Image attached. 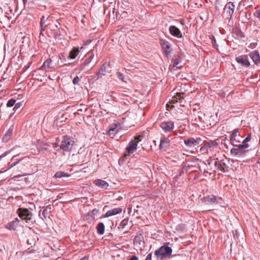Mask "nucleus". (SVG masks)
<instances>
[{"label":"nucleus","mask_w":260,"mask_h":260,"mask_svg":"<svg viewBox=\"0 0 260 260\" xmlns=\"http://www.w3.org/2000/svg\"><path fill=\"white\" fill-rule=\"evenodd\" d=\"M75 141L74 139L69 136L66 135L63 137L62 140L60 145V148L63 151H70L74 145Z\"/></svg>","instance_id":"1"},{"label":"nucleus","mask_w":260,"mask_h":260,"mask_svg":"<svg viewBox=\"0 0 260 260\" xmlns=\"http://www.w3.org/2000/svg\"><path fill=\"white\" fill-rule=\"evenodd\" d=\"M172 249L168 246H162L155 250V255L160 259H163L171 254Z\"/></svg>","instance_id":"2"},{"label":"nucleus","mask_w":260,"mask_h":260,"mask_svg":"<svg viewBox=\"0 0 260 260\" xmlns=\"http://www.w3.org/2000/svg\"><path fill=\"white\" fill-rule=\"evenodd\" d=\"M235 5L234 3L230 2L226 3L223 8V15L225 18L229 21L232 18V15L234 12Z\"/></svg>","instance_id":"3"},{"label":"nucleus","mask_w":260,"mask_h":260,"mask_svg":"<svg viewBox=\"0 0 260 260\" xmlns=\"http://www.w3.org/2000/svg\"><path fill=\"white\" fill-rule=\"evenodd\" d=\"M19 216L23 220H24L26 223H31L32 214L27 209L19 208L17 211Z\"/></svg>","instance_id":"4"},{"label":"nucleus","mask_w":260,"mask_h":260,"mask_svg":"<svg viewBox=\"0 0 260 260\" xmlns=\"http://www.w3.org/2000/svg\"><path fill=\"white\" fill-rule=\"evenodd\" d=\"M159 126L166 133L172 132L175 127L174 122L171 120L164 121L160 123Z\"/></svg>","instance_id":"5"},{"label":"nucleus","mask_w":260,"mask_h":260,"mask_svg":"<svg viewBox=\"0 0 260 260\" xmlns=\"http://www.w3.org/2000/svg\"><path fill=\"white\" fill-rule=\"evenodd\" d=\"M184 95V93L183 92L177 93L175 95L172 97L170 102V104H174L178 102L180 107H183Z\"/></svg>","instance_id":"6"},{"label":"nucleus","mask_w":260,"mask_h":260,"mask_svg":"<svg viewBox=\"0 0 260 260\" xmlns=\"http://www.w3.org/2000/svg\"><path fill=\"white\" fill-rule=\"evenodd\" d=\"M202 201L204 202L207 205H211L216 203H219V201L221 200V198L216 197L211 194L206 196L202 198Z\"/></svg>","instance_id":"7"},{"label":"nucleus","mask_w":260,"mask_h":260,"mask_svg":"<svg viewBox=\"0 0 260 260\" xmlns=\"http://www.w3.org/2000/svg\"><path fill=\"white\" fill-rule=\"evenodd\" d=\"M173 116L177 120H183L187 118V114L184 112L182 109L177 108L173 113Z\"/></svg>","instance_id":"8"},{"label":"nucleus","mask_w":260,"mask_h":260,"mask_svg":"<svg viewBox=\"0 0 260 260\" xmlns=\"http://www.w3.org/2000/svg\"><path fill=\"white\" fill-rule=\"evenodd\" d=\"M236 61L241 66L248 67L250 65L248 56L247 55H241L236 58Z\"/></svg>","instance_id":"9"},{"label":"nucleus","mask_w":260,"mask_h":260,"mask_svg":"<svg viewBox=\"0 0 260 260\" xmlns=\"http://www.w3.org/2000/svg\"><path fill=\"white\" fill-rule=\"evenodd\" d=\"M122 209L120 207L115 208L108 211L105 214L102 215L100 218L108 217L111 216L115 215L121 213Z\"/></svg>","instance_id":"10"},{"label":"nucleus","mask_w":260,"mask_h":260,"mask_svg":"<svg viewBox=\"0 0 260 260\" xmlns=\"http://www.w3.org/2000/svg\"><path fill=\"white\" fill-rule=\"evenodd\" d=\"M214 165L218 170L222 172H225L228 171V167L226 164L223 160H219L218 158H217L215 161Z\"/></svg>","instance_id":"11"},{"label":"nucleus","mask_w":260,"mask_h":260,"mask_svg":"<svg viewBox=\"0 0 260 260\" xmlns=\"http://www.w3.org/2000/svg\"><path fill=\"white\" fill-rule=\"evenodd\" d=\"M170 34L177 38H181L182 34L180 30L175 25H171L169 28Z\"/></svg>","instance_id":"12"},{"label":"nucleus","mask_w":260,"mask_h":260,"mask_svg":"<svg viewBox=\"0 0 260 260\" xmlns=\"http://www.w3.org/2000/svg\"><path fill=\"white\" fill-rule=\"evenodd\" d=\"M160 44L167 55H169L171 52L170 43L164 39H160Z\"/></svg>","instance_id":"13"},{"label":"nucleus","mask_w":260,"mask_h":260,"mask_svg":"<svg viewBox=\"0 0 260 260\" xmlns=\"http://www.w3.org/2000/svg\"><path fill=\"white\" fill-rule=\"evenodd\" d=\"M249 55L256 65H260V55L258 51H253Z\"/></svg>","instance_id":"14"},{"label":"nucleus","mask_w":260,"mask_h":260,"mask_svg":"<svg viewBox=\"0 0 260 260\" xmlns=\"http://www.w3.org/2000/svg\"><path fill=\"white\" fill-rule=\"evenodd\" d=\"M170 140L165 136L161 137L160 139V144L159 146L160 150H165L169 146Z\"/></svg>","instance_id":"15"},{"label":"nucleus","mask_w":260,"mask_h":260,"mask_svg":"<svg viewBox=\"0 0 260 260\" xmlns=\"http://www.w3.org/2000/svg\"><path fill=\"white\" fill-rule=\"evenodd\" d=\"M200 140V138H197V139L193 138H190L188 139L184 140L185 145L188 147H192L197 146L199 144L198 140Z\"/></svg>","instance_id":"16"},{"label":"nucleus","mask_w":260,"mask_h":260,"mask_svg":"<svg viewBox=\"0 0 260 260\" xmlns=\"http://www.w3.org/2000/svg\"><path fill=\"white\" fill-rule=\"evenodd\" d=\"M53 67V62L51 58H48L43 63V65L38 69L44 71H47Z\"/></svg>","instance_id":"17"},{"label":"nucleus","mask_w":260,"mask_h":260,"mask_svg":"<svg viewBox=\"0 0 260 260\" xmlns=\"http://www.w3.org/2000/svg\"><path fill=\"white\" fill-rule=\"evenodd\" d=\"M93 183L96 186L104 189H108L109 187V184L106 181L99 179L95 180Z\"/></svg>","instance_id":"18"},{"label":"nucleus","mask_w":260,"mask_h":260,"mask_svg":"<svg viewBox=\"0 0 260 260\" xmlns=\"http://www.w3.org/2000/svg\"><path fill=\"white\" fill-rule=\"evenodd\" d=\"M138 144L134 140L131 141L126 148V150L129 153H134L137 149Z\"/></svg>","instance_id":"19"},{"label":"nucleus","mask_w":260,"mask_h":260,"mask_svg":"<svg viewBox=\"0 0 260 260\" xmlns=\"http://www.w3.org/2000/svg\"><path fill=\"white\" fill-rule=\"evenodd\" d=\"M108 66V64L106 63H104L101 66L100 69L96 73V75L98 76V78H102L103 76L105 75L107 72H108V71L107 70Z\"/></svg>","instance_id":"20"},{"label":"nucleus","mask_w":260,"mask_h":260,"mask_svg":"<svg viewBox=\"0 0 260 260\" xmlns=\"http://www.w3.org/2000/svg\"><path fill=\"white\" fill-rule=\"evenodd\" d=\"M48 146V143L41 140H39L36 144V147L39 152L47 150Z\"/></svg>","instance_id":"21"},{"label":"nucleus","mask_w":260,"mask_h":260,"mask_svg":"<svg viewBox=\"0 0 260 260\" xmlns=\"http://www.w3.org/2000/svg\"><path fill=\"white\" fill-rule=\"evenodd\" d=\"M230 152L233 156H241L244 154L246 150H241L236 147V148H232Z\"/></svg>","instance_id":"22"},{"label":"nucleus","mask_w":260,"mask_h":260,"mask_svg":"<svg viewBox=\"0 0 260 260\" xmlns=\"http://www.w3.org/2000/svg\"><path fill=\"white\" fill-rule=\"evenodd\" d=\"M80 52V49L79 47H74L71 50L69 53V57L70 59H75Z\"/></svg>","instance_id":"23"},{"label":"nucleus","mask_w":260,"mask_h":260,"mask_svg":"<svg viewBox=\"0 0 260 260\" xmlns=\"http://www.w3.org/2000/svg\"><path fill=\"white\" fill-rule=\"evenodd\" d=\"M13 126L9 128L7 131L5 135L3 137L2 140L4 142H7L10 139L13 133Z\"/></svg>","instance_id":"24"},{"label":"nucleus","mask_w":260,"mask_h":260,"mask_svg":"<svg viewBox=\"0 0 260 260\" xmlns=\"http://www.w3.org/2000/svg\"><path fill=\"white\" fill-rule=\"evenodd\" d=\"M94 54L93 53V52H91V53H88V56L87 57V58L84 60V63L81 66V69H80V70H82L84 69V66H86L87 65H88L89 63H90V62L91 61V60L93 59V57H94Z\"/></svg>","instance_id":"25"},{"label":"nucleus","mask_w":260,"mask_h":260,"mask_svg":"<svg viewBox=\"0 0 260 260\" xmlns=\"http://www.w3.org/2000/svg\"><path fill=\"white\" fill-rule=\"evenodd\" d=\"M204 145L207 149L211 150V148L217 147L218 144L215 141L210 140L204 143Z\"/></svg>","instance_id":"26"},{"label":"nucleus","mask_w":260,"mask_h":260,"mask_svg":"<svg viewBox=\"0 0 260 260\" xmlns=\"http://www.w3.org/2000/svg\"><path fill=\"white\" fill-rule=\"evenodd\" d=\"M181 58L180 56H178L174 60L173 66H172V69L176 70L177 69L181 68V66H179L181 62Z\"/></svg>","instance_id":"27"},{"label":"nucleus","mask_w":260,"mask_h":260,"mask_svg":"<svg viewBox=\"0 0 260 260\" xmlns=\"http://www.w3.org/2000/svg\"><path fill=\"white\" fill-rule=\"evenodd\" d=\"M96 229L98 234L102 235L104 234L105 232V225L103 222L99 223L96 226Z\"/></svg>","instance_id":"28"},{"label":"nucleus","mask_w":260,"mask_h":260,"mask_svg":"<svg viewBox=\"0 0 260 260\" xmlns=\"http://www.w3.org/2000/svg\"><path fill=\"white\" fill-rule=\"evenodd\" d=\"M17 225L16 221H13L6 225V228L9 230H15Z\"/></svg>","instance_id":"29"},{"label":"nucleus","mask_w":260,"mask_h":260,"mask_svg":"<svg viewBox=\"0 0 260 260\" xmlns=\"http://www.w3.org/2000/svg\"><path fill=\"white\" fill-rule=\"evenodd\" d=\"M210 40H211L212 45L213 47L216 49L218 50V45L216 43V39L214 37V36L213 35H210L209 36Z\"/></svg>","instance_id":"30"},{"label":"nucleus","mask_w":260,"mask_h":260,"mask_svg":"<svg viewBox=\"0 0 260 260\" xmlns=\"http://www.w3.org/2000/svg\"><path fill=\"white\" fill-rule=\"evenodd\" d=\"M143 239V236L142 235H137L135 237L133 240L134 244L135 245H141V242Z\"/></svg>","instance_id":"31"},{"label":"nucleus","mask_w":260,"mask_h":260,"mask_svg":"<svg viewBox=\"0 0 260 260\" xmlns=\"http://www.w3.org/2000/svg\"><path fill=\"white\" fill-rule=\"evenodd\" d=\"M69 176H70V175L68 173H65L64 172H62V171L57 172L54 175V177H55L56 178H61V177H69Z\"/></svg>","instance_id":"32"},{"label":"nucleus","mask_w":260,"mask_h":260,"mask_svg":"<svg viewBox=\"0 0 260 260\" xmlns=\"http://www.w3.org/2000/svg\"><path fill=\"white\" fill-rule=\"evenodd\" d=\"M239 138H230V140L231 144L234 146L238 145L241 140L239 139Z\"/></svg>","instance_id":"33"},{"label":"nucleus","mask_w":260,"mask_h":260,"mask_svg":"<svg viewBox=\"0 0 260 260\" xmlns=\"http://www.w3.org/2000/svg\"><path fill=\"white\" fill-rule=\"evenodd\" d=\"M238 134L239 129L238 128H235L232 131L230 138H239L240 136Z\"/></svg>","instance_id":"34"},{"label":"nucleus","mask_w":260,"mask_h":260,"mask_svg":"<svg viewBox=\"0 0 260 260\" xmlns=\"http://www.w3.org/2000/svg\"><path fill=\"white\" fill-rule=\"evenodd\" d=\"M235 147H238L241 150H245V149L249 147V145L248 144H244L242 143L241 144H238V145L235 146Z\"/></svg>","instance_id":"35"},{"label":"nucleus","mask_w":260,"mask_h":260,"mask_svg":"<svg viewBox=\"0 0 260 260\" xmlns=\"http://www.w3.org/2000/svg\"><path fill=\"white\" fill-rule=\"evenodd\" d=\"M15 103H16V100H14V99H11V100H10L8 102V103H7V106L8 107H12V106H13L14 105H15Z\"/></svg>","instance_id":"36"},{"label":"nucleus","mask_w":260,"mask_h":260,"mask_svg":"<svg viewBox=\"0 0 260 260\" xmlns=\"http://www.w3.org/2000/svg\"><path fill=\"white\" fill-rule=\"evenodd\" d=\"M117 76L119 80H121L123 82H125V81H124V76L123 74H122L120 72H118L117 73Z\"/></svg>","instance_id":"37"},{"label":"nucleus","mask_w":260,"mask_h":260,"mask_svg":"<svg viewBox=\"0 0 260 260\" xmlns=\"http://www.w3.org/2000/svg\"><path fill=\"white\" fill-rule=\"evenodd\" d=\"M80 81V79L78 76H76L73 80V83L74 85L78 84Z\"/></svg>","instance_id":"38"},{"label":"nucleus","mask_w":260,"mask_h":260,"mask_svg":"<svg viewBox=\"0 0 260 260\" xmlns=\"http://www.w3.org/2000/svg\"><path fill=\"white\" fill-rule=\"evenodd\" d=\"M251 140V135H248L246 138L243 141V143L247 144V143Z\"/></svg>","instance_id":"39"},{"label":"nucleus","mask_w":260,"mask_h":260,"mask_svg":"<svg viewBox=\"0 0 260 260\" xmlns=\"http://www.w3.org/2000/svg\"><path fill=\"white\" fill-rule=\"evenodd\" d=\"M142 138V136L139 135L138 136H136L135 138V142H137V144H138L139 142L141 141Z\"/></svg>","instance_id":"40"},{"label":"nucleus","mask_w":260,"mask_h":260,"mask_svg":"<svg viewBox=\"0 0 260 260\" xmlns=\"http://www.w3.org/2000/svg\"><path fill=\"white\" fill-rule=\"evenodd\" d=\"M21 106H22L21 103H17L16 104H15L14 108L13 110H16L17 109H19Z\"/></svg>","instance_id":"41"},{"label":"nucleus","mask_w":260,"mask_h":260,"mask_svg":"<svg viewBox=\"0 0 260 260\" xmlns=\"http://www.w3.org/2000/svg\"><path fill=\"white\" fill-rule=\"evenodd\" d=\"M254 15L260 20V9L254 12Z\"/></svg>","instance_id":"42"},{"label":"nucleus","mask_w":260,"mask_h":260,"mask_svg":"<svg viewBox=\"0 0 260 260\" xmlns=\"http://www.w3.org/2000/svg\"><path fill=\"white\" fill-rule=\"evenodd\" d=\"M200 150L201 151H203L205 153H206L208 151V149H207V148L206 147L205 145L204 144V145L203 146L201 147V149H200Z\"/></svg>","instance_id":"43"},{"label":"nucleus","mask_w":260,"mask_h":260,"mask_svg":"<svg viewBox=\"0 0 260 260\" xmlns=\"http://www.w3.org/2000/svg\"><path fill=\"white\" fill-rule=\"evenodd\" d=\"M99 212V210L96 209H94L92 210L91 214L93 215L97 214Z\"/></svg>","instance_id":"44"},{"label":"nucleus","mask_w":260,"mask_h":260,"mask_svg":"<svg viewBox=\"0 0 260 260\" xmlns=\"http://www.w3.org/2000/svg\"><path fill=\"white\" fill-rule=\"evenodd\" d=\"M126 223L127 221L125 219H124L121 222L120 225L122 226V227H124L126 224Z\"/></svg>","instance_id":"45"},{"label":"nucleus","mask_w":260,"mask_h":260,"mask_svg":"<svg viewBox=\"0 0 260 260\" xmlns=\"http://www.w3.org/2000/svg\"><path fill=\"white\" fill-rule=\"evenodd\" d=\"M151 259H152V253H150L147 255L145 260H151Z\"/></svg>","instance_id":"46"},{"label":"nucleus","mask_w":260,"mask_h":260,"mask_svg":"<svg viewBox=\"0 0 260 260\" xmlns=\"http://www.w3.org/2000/svg\"><path fill=\"white\" fill-rule=\"evenodd\" d=\"M44 18V16H42V17L41 18V21H40V26L41 27H42L43 25V24H44V22H43V19Z\"/></svg>","instance_id":"47"},{"label":"nucleus","mask_w":260,"mask_h":260,"mask_svg":"<svg viewBox=\"0 0 260 260\" xmlns=\"http://www.w3.org/2000/svg\"><path fill=\"white\" fill-rule=\"evenodd\" d=\"M138 257L136 256H133L128 260H138Z\"/></svg>","instance_id":"48"},{"label":"nucleus","mask_w":260,"mask_h":260,"mask_svg":"<svg viewBox=\"0 0 260 260\" xmlns=\"http://www.w3.org/2000/svg\"><path fill=\"white\" fill-rule=\"evenodd\" d=\"M91 42V40H87V41L86 42V44H89Z\"/></svg>","instance_id":"49"},{"label":"nucleus","mask_w":260,"mask_h":260,"mask_svg":"<svg viewBox=\"0 0 260 260\" xmlns=\"http://www.w3.org/2000/svg\"><path fill=\"white\" fill-rule=\"evenodd\" d=\"M23 3H24V4L25 5V4L26 3L27 0H23Z\"/></svg>","instance_id":"50"},{"label":"nucleus","mask_w":260,"mask_h":260,"mask_svg":"<svg viewBox=\"0 0 260 260\" xmlns=\"http://www.w3.org/2000/svg\"><path fill=\"white\" fill-rule=\"evenodd\" d=\"M181 23L182 24H183V23H184L183 20L181 21Z\"/></svg>","instance_id":"51"},{"label":"nucleus","mask_w":260,"mask_h":260,"mask_svg":"<svg viewBox=\"0 0 260 260\" xmlns=\"http://www.w3.org/2000/svg\"><path fill=\"white\" fill-rule=\"evenodd\" d=\"M176 134H177L176 133H174V135H176Z\"/></svg>","instance_id":"52"},{"label":"nucleus","mask_w":260,"mask_h":260,"mask_svg":"<svg viewBox=\"0 0 260 260\" xmlns=\"http://www.w3.org/2000/svg\"><path fill=\"white\" fill-rule=\"evenodd\" d=\"M45 211V210H44L43 211V213H44Z\"/></svg>","instance_id":"53"}]
</instances>
